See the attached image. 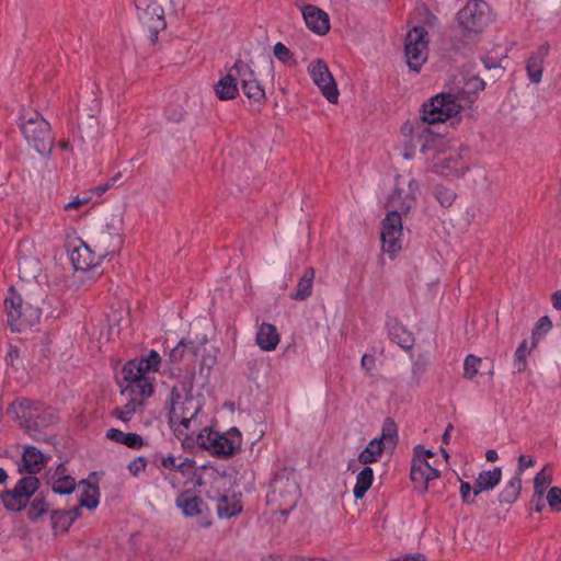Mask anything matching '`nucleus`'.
Returning a JSON list of instances; mask_svg holds the SVG:
<instances>
[{"label": "nucleus", "mask_w": 561, "mask_h": 561, "mask_svg": "<svg viewBox=\"0 0 561 561\" xmlns=\"http://www.w3.org/2000/svg\"><path fill=\"white\" fill-rule=\"evenodd\" d=\"M20 126L28 145L42 156H48L54 146L50 124L36 111L24 110Z\"/></svg>", "instance_id": "obj_5"}, {"label": "nucleus", "mask_w": 561, "mask_h": 561, "mask_svg": "<svg viewBox=\"0 0 561 561\" xmlns=\"http://www.w3.org/2000/svg\"><path fill=\"white\" fill-rule=\"evenodd\" d=\"M274 56L282 62L286 64L291 58V53L283 43H276L273 49Z\"/></svg>", "instance_id": "obj_49"}, {"label": "nucleus", "mask_w": 561, "mask_h": 561, "mask_svg": "<svg viewBox=\"0 0 561 561\" xmlns=\"http://www.w3.org/2000/svg\"><path fill=\"white\" fill-rule=\"evenodd\" d=\"M234 72L237 75L236 78H239V84L243 94L251 102L263 103L265 101V91L257 81L251 67L241 59H238L234 62Z\"/></svg>", "instance_id": "obj_18"}, {"label": "nucleus", "mask_w": 561, "mask_h": 561, "mask_svg": "<svg viewBox=\"0 0 561 561\" xmlns=\"http://www.w3.org/2000/svg\"><path fill=\"white\" fill-rule=\"evenodd\" d=\"M195 443L218 457H229L241 447L242 438L241 433L236 427L226 434L213 432L205 427L195 435Z\"/></svg>", "instance_id": "obj_7"}, {"label": "nucleus", "mask_w": 561, "mask_h": 561, "mask_svg": "<svg viewBox=\"0 0 561 561\" xmlns=\"http://www.w3.org/2000/svg\"><path fill=\"white\" fill-rule=\"evenodd\" d=\"M482 359L473 354L466 356L463 362V377L468 380H472L478 374Z\"/></svg>", "instance_id": "obj_41"}, {"label": "nucleus", "mask_w": 561, "mask_h": 561, "mask_svg": "<svg viewBox=\"0 0 561 561\" xmlns=\"http://www.w3.org/2000/svg\"><path fill=\"white\" fill-rule=\"evenodd\" d=\"M467 149L459 148L449 152L437 154L432 163V169L447 179L461 176L468 170V163L463 157Z\"/></svg>", "instance_id": "obj_14"}, {"label": "nucleus", "mask_w": 561, "mask_h": 561, "mask_svg": "<svg viewBox=\"0 0 561 561\" xmlns=\"http://www.w3.org/2000/svg\"><path fill=\"white\" fill-rule=\"evenodd\" d=\"M383 444L389 447V450L394 449L398 442V427L393 420L386 419L382 428L381 435L378 437Z\"/></svg>", "instance_id": "obj_37"}, {"label": "nucleus", "mask_w": 561, "mask_h": 561, "mask_svg": "<svg viewBox=\"0 0 561 561\" xmlns=\"http://www.w3.org/2000/svg\"><path fill=\"white\" fill-rule=\"evenodd\" d=\"M167 115H168L169 121L181 122L184 118L185 113L182 108H178V110H169Z\"/></svg>", "instance_id": "obj_55"}, {"label": "nucleus", "mask_w": 561, "mask_h": 561, "mask_svg": "<svg viewBox=\"0 0 561 561\" xmlns=\"http://www.w3.org/2000/svg\"><path fill=\"white\" fill-rule=\"evenodd\" d=\"M373 480L374 471L370 467H365L360 470L356 477V483L353 490L354 496L358 500L363 499L371 486Z\"/></svg>", "instance_id": "obj_36"}, {"label": "nucleus", "mask_w": 561, "mask_h": 561, "mask_svg": "<svg viewBox=\"0 0 561 561\" xmlns=\"http://www.w3.org/2000/svg\"><path fill=\"white\" fill-rule=\"evenodd\" d=\"M411 480L421 489L426 492L430 481L439 477V471L434 468L430 461L412 459L411 465Z\"/></svg>", "instance_id": "obj_21"}, {"label": "nucleus", "mask_w": 561, "mask_h": 561, "mask_svg": "<svg viewBox=\"0 0 561 561\" xmlns=\"http://www.w3.org/2000/svg\"><path fill=\"white\" fill-rule=\"evenodd\" d=\"M22 459L23 467L30 473V476H34L39 472L46 462V457L44 454L33 446H28L24 449Z\"/></svg>", "instance_id": "obj_27"}, {"label": "nucleus", "mask_w": 561, "mask_h": 561, "mask_svg": "<svg viewBox=\"0 0 561 561\" xmlns=\"http://www.w3.org/2000/svg\"><path fill=\"white\" fill-rule=\"evenodd\" d=\"M93 199L92 193L88 191H84L77 196H75L70 202L65 204L64 209L66 211L72 210V209H79L82 206L89 204Z\"/></svg>", "instance_id": "obj_46"}, {"label": "nucleus", "mask_w": 561, "mask_h": 561, "mask_svg": "<svg viewBox=\"0 0 561 561\" xmlns=\"http://www.w3.org/2000/svg\"><path fill=\"white\" fill-rule=\"evenodd\" d=\"M552 328V323L548 317H542L539 319L537 325H536V332H543L547 333Z\"/></svg>", "instance_id": "obj_54"}, {"label": "nucleus", "mask_w": 561, "mask_h": 561, "mask_svg": "<svg viewBox=\"0 0 561 561\" xmlns=\"http://www.w3.org/2000/svg\"><path fill=\"white\" fill-rule=\"evenodd\" d=\"M530 351L527 346V341H523L515 352L514 366L518 373L526 369L527 362L526 357L529 355Z\"/></svg>", "instance_id": "obj_44"}, {"label": "nucleus", "mask_w": 561, "mask_h": 561, "mask_svg": "<svg viewBox=\"0 0 561 561\" xmlns=\"http://www.w3.org/2000/svg\"><path fill=\"white\" fill-rule=\"evenodd\" d=\"M160 462L162 467L181 472L183 474L187 473L194 467L193 460L183 458L182 461L178 462L173 455L162 456L160 458Z\"/></svg>", "instance_id": "obj_38"}, {"label": "nucleus", "mask_w": 561, "mask_h": 561, "mask_svg": "<svg viewBox=\"0 0 561 561\" xmlns=\"http://www.w3.org/2000/svg\"><path fill=\"white\" fill-rule=\"evenodd\" d=\"M110 188H111L110 185L107 183H105V184L98 185L95 187L90 188L89 192L92 193V197H94V196L100 197Z\"/></svg>", "instance_id": "obj_58"}, {"label": "nucleus", "mask_w": 561, "mask_h": 561, "mask_svg": "<svg viewBox=\"0 0 561 561\" xmlns=\"http://www.w3.org/2000/svg\"><path fill=\"white\" fill-rule=\"evenodd\" d=\"M234 65L228 73L222 77L215 85V91L220 100H231L238 93L239 78H236Z\"/></svg>", "instance_id": "obj_23"}, {"label": "nucleus", "mask_w": 561, "mask_h": 561, "mask_svg": "<svg viewBox=\"0 0 561 561\" xmlns=\"http://www.w3.org/2000/svg\"><path fill=\"white\" fill-rule=\"evenodd\" d=\"M68 518L66 513L56 511L51 515L53 527L56 529L60 527L62 529L64 525L67 523Z\"/></svg>", "instance_id": "obj_53"}, {"label": "nucleus", "mask_w": 561, "mask_h": 561, "mask_svg": "<svg viewBox=\"0 0 561 561\" xmlns=\"http://www.w3.org/2000/svg\"><path fill=\"white\" fill-rule=\"evenodd\" d=\"M419 191V184L413 178L399 175L396 180V187L389 197L391 211H399L400 216L409 213L415 205Z\"/></svg>", "instance_id": "obj_11"}, {"label": "nucleus", "mask_w": 561, "mask_h": 561, "mask_svg": "<svg viewBox=\"0 0 561 561\" xmlns=\"http://www.w3.org/2000/svg\"><path fill=\"white\" fill-rule=\"evenodd\" d=\"M434 457V453L430 449H425L423 446L417 445L414 447V454L412 459H419L428 461L430 458Z\"/></svg>", "instance_id": "obj_50"}, {"label": "nucleus", "mask_w": 561, "mask_h": 561, "mask_svg": "<svg viewBox=\"0 0 561 561\" xmlns=\"http://www.w3.org/2000/svg\"><path fill=\"white\" fill-rule=\"evenodd\" d=\"M106 437L134 449H138L144 446V438L136 433H125L117 428H111L107 431Z\"/></svg>", "instance_id": "obj_34"}, {"label": "nucleus", "mask_w": 561, "mask_h": 561, "mask_svg": "<svg viewBox=\"0 0 561 561\" xmlns=\"http://www.w3.org/2000/svg\"><path fill=\"white\" fill-rule=\"evenodd\" d=\"M435 197L443 207H450L456 198V193L445 186L435 187Z\"/></svg>", "instance_id": "obj_43"}, {"label": "nucleus", "mask_w": 561, "mask_h": 561, "mask_svg": "<svg viewBox=\"0 0 561 561\" xmlns=\"http://www.w3.org/2000/svg\"><path fill=\"white\" fill-rule=\"evenodd\" d=\"M502 479L501 468H494L493 470L481 471L473 486V495L477 496L481 492L490 491L494 489Z\"/></svg>", "instance_id": "obj_26"}, {"label": "nucleus", "mask_w": 561, "mask_h": 561, "mask_svg": "<svg viewBox=\"0 0 561 561\" xmlns=\"http://www.w3.org/2000/svg\"><path fill=\"white\" fill-rule=\"evenodd\" d=\"M202 403L192 393V387L174 386L170 394L169 421L178 437L193 439L199 432Z\"/></svg>", "instance_id": "obj_2"}, {"label": "nucleus", "mask_w": 561, "mask_h": 561, "mask_svg": "<svg viewBox=\"0 0 561 561\" xmlns=\"http://www.w3.org/2000/svg\"><path fill=\"white\" fill-rule=\"evenodd\" d=\"M314 276L316 272L312 267L306 268L289 298L297 301L308 299L312 295Z\"/></svg>", "instance_id": "obj_24"}, {"label": "nucleus", "mask_w": 561, "mask_h": 561, "mask_svg": "<svg viewBox=\"0 0 561 561\" xmlns=\"http://www.w3.org/2000/svg\"><path fill=\"white\" fill-rule=\"evenodd\" d=\"M467 85H470L472 89L474 90H483L484 88V82L479 79V78H471L468 82H467Z\"/></svg>", "instance_id": "obj_59"}, {"label": "nucleus", "mask_w": 561, "mask_h": 561, "mask_svg": "<svg viewBox=\"0 0 561 561\" xmlns=\"http://www.w3.org/2000/svg\"><path fill=\"white\" fill-rule=\"evenodd\" d=\"M427 32L423 27H414L407 35L405 57L409 68L420 71L422 65L427 60Z\"/></svg>", "instance_id": "obj_15"}, {"label": "nucleus", "mask_w": 561, "mask_h": 561, "mask_svg": "<svg viewBox=\"0 0 561 561\" xmlns=\"http://www.w3.org/2000/svg\"><path fill=\"white\" fill-rule=\"evenodd\" d=\"M42 273V265L38 259L32 256H20L19 274L24 282H37Z\"/></svg>", "instance_id": "obj_29"}, {"label": "nucleus", "mask_w": 561, "mask_h": 561, "mask_svg": "<svg viewBox=\"0 0 561 561\" xmlns=\"http://www.w3.org/2000/svg\"><path fill=\"white\" fill-rule=\"evenodd\" d=\"M69 259L71 264L77 271H89L100 264L102 259H98L94 249H91L88 244L79 241L77 245H73L69 251Z\"/></svg>", "instance_id": "obj_20"}, {"label": "nucleus", "mask_w": 561, "mask_h": 561, "mask_svg": "<svg viewBox=\"0 0 561 561\" xmlns=\"http://www.w3.org/2000/svg\"><path fill=\"white\" fill-rule=\"evenodd\" d=\"M38 486L39 480L35 476L21 478L12 490L1 493L0 499L3 506L10 512L22 511Z\"/></svg>", "instance_id": "obj_10"}, {"label": "nucleus", "mask_w": 561, "mask_h": 561, "mask_svg": "<svg viewBox=\"0 0 561 561\" xmlns=\"http://www.w3.org/2000/svg\"><path fill=\"white\" fill-rule=\"evenodd\" d=\"M147 468V459L145 457H138L128 465V470L131 476L138 477Z\"/></svg>", "instance_id": "obj_48"}, {"label": "nucleus", "mask_w": 561, "mask_h": 561, "mask_svg": "<svg viewBox=\"0 0 561 561\" xmlns=\"http://www.w3.org/2000/svg\"><path fill=\"white\" fill-rule=\"evenodd\" d=\"M122 178L121 173H116L114 176H112L106 183L110 185V187H114L118 180Z\"/></svg>", "instance_id": "obj_63"}, {"label": "nucleus", "mask_w": 561, "mask_h": 561, "mask_svg": "<svg viewBox=\"0 0 561 561\" xmlns=\"http://www.w3.org/2000/svg\"><path fill=\"white\" fill-rule=\"evenodd\" d=\"M47 511H48V505L45 503L44 499L35 497L32 501L30 508L27 510V517L30 519L35 520V519L39 518L41 516H43L44 514H46Z\"/></svg>", "instance_id": "obj_45"}, {"label": "nucleus", "mask_w": 561, "mask_h": 561, "mask_svg": "<svg viewBox=\"0 0 561 561\" xmlns=\"http://www.w3.org/2000/svg\"><path fill=\"white\" fill-rule=\"evenodd\" d=\"M168 0H135L138 19L150 34L151 43H156L158 34L167 26L163 4Z\"/></svg>", "instance_id": "obj_9"}, {"label": "nucleus", "mask_w": 561, "mask_h": 561, "mask_svg": "<svg viewBox=\"0 0 561 561\" xmlns=\"http://www.w3.org/2000/svg\"><path fill=\"white\" fill-rule=\"evenodd\" d=\"M490 10L482 0L469 1L458 13L459 25L467 32L480 33L489 22Z\"/></svg>", "instance_id": "obj_13"}, {"label": "nucleus", "mask_w": 561, "mask_h": 561, "mask_svg": "<svg viewBox=\"0 0 561 561\" xmlns=\"http://www.w3.org/2000/svg\"><path fill=\"white\" fill-rule=\"evenodd\" d=\"M547 502L551 510L561 512V489L552 486L547 494Z\"/></svg>", "instance_id": "obj_47"}, {"label": "nucleus", "mask_w": 561, "mask_h": 561, "mask_svg": "<svg viewBox=\"0 0 561 561\" xmlns=\"http://www.w3.org/2000/svg\"><path fill=\"white\" fill-rule=\"evenodd\" d=\"M161 357L156 351H150L147 356L128 362L124 368V380L127 382L126 390H129L135 397L131 398L124 407L116 408L114 415L123 421L128 422L131 415L142 405V400L137 399L140 397H150L153 392L151 373L158 371Z\"/></svg>", "instance_id": "obj_1"}, {"label": "nucleus", "mask_w": 561, "mask_h": 561, "mask_svg": "<svg viewBox=\"0 0 561 561\" xmlns=\"http://www.w3.org/2000/svg\"><path fill=\"white\" fill-rule=\"evenodd\" d=\"M288 561H312V559L302 556H293L288 559Z\"/></svg>", "instance_id": "obj_64"}, {"label": "nucleus", "mask_w": 561, "mask_h": 561, "mask_svg": "<svg viewBox=\"0 0 561 561\" xmlns=\"http://www.w3.org/2000/svg\"><path fill=\"white\" fill-rule=\"evenodd\" d=\"M485 459L490 462H494L499 459V455L496 453V450L494 449H489L486 450L485 453Z\"/></svg>", "instance_id": "obj_60"}, {"label": "nucleus", "mask_w": 561, "mask_h": 561, "mask_svg": "<svg viewBox=\"0 0 561 561\" xmlns=\"http://www.w3.org/2000/svg\"><path fill=\"white\" fill-rule=\"evenodd\" d=\"M7 321L14 332H21L37 324L41 319V309L38 306L26 301L24 302L20 294L11 287L4 299Z\"/></svg>", "instance_id": "obj_6"}, {"label": "nucleus", "mask_w": 561, "mask_h": 561, "mask_svg": "<svg viewBox=\"0 0 561 561\" xmlns=\"http://www.w3.org/2000/svg\"><path fill=\"white\" fill-rule=\"evenodd\" d=\"M242 510L239 497L236 494L222 495L217 503V513L220 518H231Z\"/></svg>", "instance_id": "obj_32"}, {"label": "nucleus", "mask_w": 561, "mask_h": 561, "mask_svg": "<svg viewBox=\"0 0 561 561\" xmlns=\"http://www.w3.org/2000/svg\"><path fill=\"white\" fill-rule=\"evenodd\" d=\"M255 341L261 350L271 352L278 345L279 334L273 324L262 323L256 333Z\"/></svg>", "instance_id": "obj_25"}, {"label": "nucleus", "mask_w": 561, "mask_h": 561, "mask_svg": "<svg viewBox=\"0 0 561 561\" xmlns=\"http://www.w3.org/2000/svg\"><path fill=\"white\" fill-rule=\"evenodd\" d=\"M390 339L403 348H409L413 344L412 334L397 319H391L387 323Z\"/></svg>", "instance_id": "obj_31"}, {"label": "nucleus", "mask_w": 561, "mask_h": 561, "mask_svg": "<svg viewBox=\"0 0 561 561\" xmlns=\"http://www.w3.org/2000/svg\"><path fill=\"white\" fill-rule=\"evenodd\" d=\"M360 364L364 369H366L367 371H370L374 368L375 358L370 355L365 354L362 357Z\"/></svg>", "instance_id": "obj_57"}, {"label": "nucleus", "mask_w": 561, "mask_h": 561, "mask_svg": "<svg viewBox=\"0 0 561 561\" xmlns=\"http://www.w3.org/2000/svg\"><path fill=\"white\" fill-rule=\"evenodd\" d=\"M522 490V477H519V473H515L514 477H512L507 483L504 485L502 491L499 494V501L501 503L505 504H512L514 503Z\"/></svg>", "instance_id": "obj_35"}, {"label": "nucleus", "mask_w": 561, "mask_h": 561, "mask_svg": "<svg viewBox=\"0 0 561 561\" xmlns=\"http://www.w3.org/2000/svg\"><path fill=\"white\" fill-rule=\"evenodd\" d=\"M552 304L556 309H561V291H556L552 295Z\"/></svg>", "instance_id": "obj_61"}, {"label": "nucleus", "mask_w": 561, "mask_h": 561, "mask_svg": "<svg viewBox=\"0 0 561 561\" xmlns=\"http://www.w3.org/2000/svg\"><path fill=\"white\" fill-rule=\"evenodd\" d=\"M66 516L68 518L67 523L62 527V531H66L69 526L73 523V520L79 516V508L76 507L69 512L66 513Z\"/></svg>", "instance_id": "obj_56"}, {"label": "nucleus", "mask_w": 561, "mask_h": 561, "mask_svg": "<svg viewBox=\"0 0 561 561\" xmlns=\"http://www.w3.org/2000/svg\"><path fill=\"white\" fill-rule=\"evenodd\" d=\"M534 465H535V460L533 459V457L522 455L518 458V465H517L516 473H519V477H520L525 469L530 468Z\"/></svg>", "instance_id": "obj_51"}, {"label": "nucleus", "mask_w": 561, "mask_h": 561, "mask_svg": "<svg viewBox=\"0 0 561 561\" xmlns=\"http://www.w3.org/2000/svg\"><path fill=\"white\" fill-rule=\"evenodd\" d=\"M461 110L459 98L453 93H442L424 103L422 123L412 129L411 145L425 153L436 140L424 123L436 124L457 115Z\"/></svg>", "instance_id": "obj_3"}, {"label": "nucleus", "mask_w": 561, "mask_h": 561, "mask_svg": "<svg viewBox=\"0 0 561 561\" xmlns=\"http://www.w3.org/2000/svg\"><path fill=\"white\" fill-rule=\"evenodd\" d=\"M20 426L33 438L41 439L42 430L57 422L55 410L39 402L21 399L11 404Z\"/></svg>", "instance_id": "obj_4"}, {"label": "nucleus", "mask_w": 561, "mask_h": 561, "mask_svg": "<svg viewBox=\"0 0 561 561\" xmlns=\"http://www.w3.org/2000/svg\"><path fill=\"white\" fill-rule=\"evenodd\" d=\"M402 218L399 211H389L381 222L382 251L393 257L402 249Z\"/></svg>", "instance_id": "obj_12"}, {"label": "nucleus", "mask_w": 561, "mask_h": 561, "mask_svg": "<svg viewBox=\"0 0 561 561\" xmlns=\"http://www.w3.org/2000/svg\"><path fill=\"white\" fill-rule=\"evenodd\" d=\"M552 481V472L550 465H546L534 479L535 495L542 497L546 489Z\"/></svg>", "instance_id": "obj_39"}, {"label": "nucleus", "mask_w": 561, "mask_h": 561, "mask_svg": "<svg viewBox=\"0 0 561 561\" xmlns=\"http://www.w3.org/2000/svg\"><path fill=\"white\" fill-rule=\"evenodd\" d=\"M80 496L79 504L81 507H85L88 510H94L99 505V488L96 484L82 480L79 483Z\"/></svg>", "instance_id": "obj_30"}, {"label": "nucleus", "mask_w": 561, "mask_h": 561, "mask_svg": "<svg viewBox=\"0 0 561 561\" xmlns=\"http://www.w3.org/2000/svg\"><path fill=\"white\" fill-rule=\"evenodd\" d=\"M306 26L318 35H325L330 30V19L327 12L313 5L306 4L300 7Z\"/></svg>", "instance_id": "obj_19"}, {"label": "nucleus", "mask_w": 561, "mask_h": 561, "mask_svg": "<svg viewBox=\"0 0 561 561\" xmlns=\"http://www.w3.org/2000/svg\"><path fill=\"white\" fill-rule=\"evenodd\" d=\"M188 354L195 355V346L192 342H185L182 340L171 350L170 360L174 364L180 363Z\"/></svg>", "instance_id": "obj_40"}, {"label": "nucleus", "mask_w": 561, "mask_h": 561, "mask_svg": "<svg viewBox=\"0 0 561 561\" xmlns=\"http://www.w3.org/2000/svg\"><path fill=\"white\" fill-rule=\"evenodd\" d=\"M453 424H448L447 427L445 428V432L443 434V443L444 444H448L449 443V439H450V433L453 431Z\"/></svg>", "instance_id": "obj_62"}, {"label": "nucleus", "mask_w": 561, "mask_h": 561, "mask_svg": "<svg viewBox=\"0 0 561 561\" xmlns=\"http://www.w3.org/2000/svg\"><path fill=\"white\" fill-rule=\"evenodd\" d=\"M176 506L185 516L193 517L203 513L204 502L196 495L184 492L176 499Z\"/></svg>", "instance_id": "obj_28"}, {"label": "nucleus", "mask_w": 561, "mask_h": 561, "mask_svg": "<svg viewBox=\"0 0 561 561\" xmlns=\"http://www.w3.org/2000/svg\"><path fill=\"white\" fill-rule=\"evenodd\" d=\"M53 491L58 494H70L76 489L75 480L69 477H60L58 478L51 486Z\"/></svg>", "instance_id": "obj_42"}, {"label": "nucleus", "mask_w": 561, "mask_h": 561, "mask_svg": "<svg viewBox=\"0 0 561 561\" xmlns=\"http://www.w3.org/2000/svg\"><path fill=\"white\" fill-rule=\"evenodd\" d=\"M308 73L310 75L313 83L321 91L322 95L330 103L336 104L340 93L328 65L322 59H316L309 64Z\"/></svg>", "instance_id": "obj_16"}, {"label": "nucleus", "mask_w": 561, "mask_h": 561, "mask_svg": "<svg viewBox=\"0 0 561 561\" xmlns=\"http://www.w3.org/2000/svg\"><path fill=\"white\" fill-rule=\"evenodd\" d=\"M547 54L548 48L542 46L526 60V71L531 83L538 84L541 81Z\"/></svg>", "instance_id": "obj_22"}, {"label": "nucleus", "mask_w": 561, "mask_h": 561, "mask_svg": "<svg viewBox=\"0 0 561 561\" xmlns=\"http://www.w3.org/2000/svg\"><path fill=\"white\" fill-rule=\"evenodd\" d=\"M388 449L389 447L380 439L374 438L369 442L366 448L360 451L358 461L364 465L376 462L381 458L383 451Z\"/></svg>", "instance_id": "obj_33"}, {"label": "nucleus", "mask_w": 561, "mask_h": 561, "mask_svg": "<svg viewBox=\"0 0 561 561\" xmlns=\"http://www.w3.org/2000/svg\"><path fill=\"white\" fill-rule=\"evenodd\" d=\"M272 501L278 502L284 512L293 510L299 497V485L294 477L277 474L272 483Z\"/></svg>", "instance_id": "obj_17"}, {"label": "nucleus", "mask_w": 561, "mask_h": 561, "mask_svg": "<svg viewBox=\"0 0 561 561\" xmlns=\"http://www.w3.org/2000/svg\"><path fill=\"white\" fill-rule=\"evenodd\" d=\"M471 492L473 493V488L470 485V483L461 481L460 495L463 502L468 504L473 503V499H471Z\"/></svg>", "instance_id": "obj_52"}, {"label": "nucleus", "mask_w": 561, "mask_h": 561, "mask_svg": "<svg viewBox=\"0 0 561 561\" xmlns=\"http://www.w3.org/2000/svg\"><path fill=\"white\" fill-rule=\"evenodd\" d=\"M122 216H114L106 226L96 229L91 236V244L98 259H104L118 252L123 244Z\"/></svg>", "instance_id": "obj_8"}]
</instances>
